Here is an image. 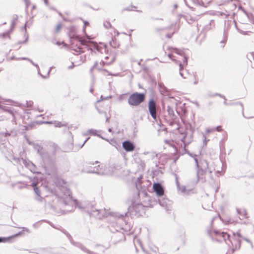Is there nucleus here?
<instances>
[{"instance_id": "obj_56", "label": "nucleus", "mask_w": 254, "mask_h": 254, "mask_svg": "<svg viewBox=\"0 0 254 254\" xmlns=\"http://www.w3.org/2000/svg\"><path fill=\"white\" fill-rule=\"evenodd\" d=\"M34 109L35 110H38V111H39V112H43L44 111L43 110H39V109H36V108H34Z\"/></svg>"}, {"instance_id": "obj_26", "label": "nucleus", "mask_w": 254, "mask_h": 254, "mask_svg": "<svg viewBox=\"0 0 254 254\" xmlns=\"http://www.w3.org/2000/svg\"><path fill=\"white\" fill-rule=\"evenodd\" d=\"M110 45L114 48L119 47V44L117 43L115 37L112 38V40L110 42Z\"/></svg>"}, {"instance_id": "obj_51", "label": "nucleus", "mask_w": 254, "mask_h": 254, "mask_svg": "<svg viewBox=\"0 0 254 254\" xmlns=\"http://www.w3.org/2000/svg\"><path fill=\"white\" fill-rule=\"evenodd\" d=\"M88 24V22L87 21L84 22V30H85V26Z\"/></svg>"}, {"instance_id": "obj_10", "label": "nucleus", "mask_w": 254, "mask_h": 254, "mask_svg": "<svg viewBox=\"0 0 254 254\" xmlns=\"http://www.w3.org/2000/svg\"><path fill=\"white\" fill-rule=\"evenodd\" d=\"M234 25L237 28L236 23L234 20H227L225 21L224 27V33L223 40L220 42L221 44L223 45L222 46L224 47L225 44L226 43L227 37H228V31L230 29L231 26Z\"/></svg>"}, {"instance_id": "obj_12", "label": "nucleus", "mask_w": 254, "mask_h": 254, "mask_svg": "<svg viewBox=\"0 0 254 254\" xmlns=\"http://www.w3.org/2000/svg\"><path fill=\"white\" fill-rule=\"evenodd\" d=\"M89 173H96L100 175H108L110 174L108 167L105 165L101 166L99 168H97L93 171H89Z\"/></svg>"}, {"instance_id": "obj_8", "label": "nucleus", "mask_w": 254, "mask_h": 254, "mask_svg": "<svg viewBox=\"0 0 254 254\" xmlns=\"http://www.w3.org/2000/svg\"><path fill=\"white\" fill-rule=\"evenodd\" d=\"M81 203L84 204V207L85 209H83V211L87 212L91 216H94L98 219H101L102 217L105 216V210L103 209H97L95 208H92L91 210L89 209V204L88 206L86 202H81ZM82 210V209H80Z\"/></svg>"}, {"instance_id": "obj_19", "label": "nucleus", "mask_w": 254, "mask_h": 254, "mask_svg": "<svg viewBox=\"0 0 254 254\" xmlns=\"http://www.w3.org/2000/svg\"><path fill=\"white\" fill-rule=\"evenodd\" d=\"M53 210L58 214H64L68 212H71L72 211V208L68 209V208H64V209H60L59 210H57L55 207H52Z\"/></svg>"}, {"instance_id": "obj_53", "label": "nucleus", "mask_w": 254, "mask_h": 254, "mask_svg": "<svg viewBox=\"0 0 254 254\" xmlns=\"http://www.w3.org/2000/svg\"><path fill=\"white\" fill-rule=\"evenodd\" d=\"M165 142L166 143V144H169L171 143V141L170 140H165Z\"/></svg>"}, {"instance_id": "obj_41", "label": "nucleus", "mask_w": 254, "mask_h": 254, "mask_svg": "<svg viewBox=\"0 0 254 254\" xmlns=\"http://www.w3.org/2000/svg\"><path fill=\"white\" fill-rule=\"evenodd\" d=\"M214 130H215V129H214V128H211V129H210V128H207V129H206V133H210V132H211L214 131Z\"/></svg>"}, {"instance_id": "obj_35", "label": "nucleus", "mask_w": 254, "mask_h": 254, "mask_svg": "<svg viewBox=\"0 0 254 254\" xmlns=\"http://www.w3.org/2000/svg\"><path fill=\"white\" fill-rule=\"evenodd\" d=\"M112 98V97L111 96H107L106 97H105L104 98L103 97V96H101V99L100 100H97V102H96V103H99L102 100H103L104 99H111Z\"/></svg>"}, {"instance_id": "obj_36", "label": "nucleus", "mask_w": 254, "mask_h": 254, "mask_svg": "<svg viewBox=\"0 0 254 254\" xmlns=\"http://www.w3.org/2000/svg\"><path fill=\"white\" fill-rule=\"evenodd\" d=\"M36 199L40 202H42L44 198L42 197L40 195V194L37 195V196L36 197Z\"/></svg>"}, {"instance_id": "obj_60", "label": "nucleus", "mask_w": 254, "mask_h": 254, "mask_svg": "<svg viewBox=\"0 0 254 254\" xmlns=\"http://www.w3.org/2000/svg\"><path fill=\"white\" fill-rule=\"evenodd\" d=\"M28 40V37L27 36L26 38V39L25 40V41L23 42H19V44H21V43H24V42H26V41H27Z\"/></svg>"}, {"instance_id": "obj_44", "label": "nucleus", "mask_w": 254, "mask_h": 254, "mask_svg": "<svg viewBox=\"0 0 254 254\" xmlns=\"http://www.w3.org/2000/svg\"><path fill=\"white\" fill-rule=\"evenodd\" d=\"M24 0L25 2L26 7H28L30 4V1H29V0Z\"/></svg>"}, {"instance_id": "obj_45", "label": "nucleus", "mask_w": 254, "mask_h": 254, "mask_svg": "<svg viewBox=\"0 0 254 254\" xmlns=\"http://www.w3.org/2000/svg\"><path fill=\"white\" fill-rule=\"evenodd\" d=\"M74 66V64L73 63H71L70 65L68 66L67 67V68L68 69H71L72 68H73Z\"/></svg>"}, {"instance_id": "obj_25", "label": "nucleus", "mask_w": 254, "mask_h": 254, "mask_svg": "<svg viewBox=\"0 0 254 254\" xmlns=\"http://www.w3.org/2000/svg\"><path fill=\"white\" fill-rule=\"evenodd\" d=\"M17 18H18V17L16 15H14L13 16L11 22V26H10V30L11 31H12L13 29V28L15 26V23H16V21L17 20Z\"/></svg>"}, {"instance_id": "obj_43", "label": "nucleus", "mask_w": 254, "mask_h": 254, "mask_svg": "<svg viewBox=\"0 0 254 254\" xmlns=\"http://www.w3.org/2000/svg\"><path fill=\"white\" fill-rule=\"evenodd\" d=\"M98 65V63L97 62H95L93 65V66L90 69V71H92V70H93V69Z\"/></svg>"}, {"instance_id": "obj_6", "label": "nucleus", "mask_w": 254, "mask_h": 254, "mask_svg": "<svg viewBox=\"0 0 254 254\" xmlns=\"http://www.w3.org/2000/svg\"><path fill=\"white\" fill-rule=\"evenodd\" d=\"M197 170V175L199 178V175H203L207 173L211 174V171L208 168V163L207 161L199 159L198 160V166H196Z\"/></svg>"}, {"instance_id": "obj_42", "label": "nucleus", "mask_w": 254, "mask_h": 254, "mask_svg": "<svg viewBox=\"0 0 254 254\" xmlns=\"http://www.w3.org/2000/svg\"><path fill=\"white\" fill-rule=\"evenodd\" d=\"M176 183L178 190H181V186L179 185L178 179L176 178Z\"/></svg>"}, {"instance_id": "obj_17", "label": "nucleus", "mask_w": 254, "mask_h": 254, "mask_svg": "<svg viewBox=\"0 0 254 254\" xmlns=\"http://www.w3.org/2000/svg\"><path fill=\"white\" fill-rule=\"evenodd\" d=\"M41 123L46 124H53L54 125V127H66L67 125V124L66 123H62L61 122L56 121H54V122H48V121L42 122H41Z\"/></svg>"}, {"instance_id": "obj_40", "label": "nucleus", "mask_w": 254, "mask_h": 254, "mask_svg": "<svg viewBox=\"0 0 254 254\" xmlns=\"http://www.w3.org/2000/svg\"><path fill=\"white\" fill-rule=\"evenodd\" d=\"M215 130H216L218 132H220L222 130L221 126H217L216 128H214Z\"/></svg>"}, {"instance_id": "obj_24", "label": "nucleus", "mask_w": 254, "mask_h": 254, "mask_svg": "<svg viewBox=\"0 0 254 254\" xmlns=\"http://www.w3.org/2000/svg\"><path fill=\"white\" fill-rule=\"evenodd\" d=\"M88 132L90 133L92 135H95V136H98L99 137H100V138L105 140H107V141H108V140L107 139H106L105 138H104L103 136H102L101 135H100V134H98L97 133V132L98 131L96 129H89L88 130Z\"/></svg>"}, {"instance_id": "obj_2", "label": "nucleus", "mask_w": 254, "mask_h": 254, "mask_svg": "<svg viewBox=\"0 0 254 254\" xmlns=\"http://www.w3.org/2000/svg\"><path fill=\"white\" fill-rule=\"evenodd\" d=\"M207 231L213 241L219 242L224 241L229 247H231V245H232L233 250L240 247L241 241L239 233L237 236L234 234V237L230 238V235L227 233L221 232L220 230H212L211 228H209Z\"/></svg>"}, {"instance_id": "obj_20", "label": "nucleus", "mask_w": 254, "mask_h": 254, "mask_svg": "<svg viewBox=\"0 0 254 254\" xmlns=\"http://www.w3.org/2000/svg\"><path fill=\"white\" fill-rule=\"evenodd\" d=\"M28 61L30 62L33 65H34L35 66H36L37 67V70H38V73L39 75H41L43 78H46L47 77H48L49 76V73L51 70L52 67H50V68L49 69L47 75L43 76L40 72V69H39V67L38 65L36 64H35L31 59H28Z\"/></svg>"}, {"instance_id": "obj_48", "label": "nucleus", "mask_w": 254, "mask_h": 254, "mask_svg": "<svg viewBox=\"0 0 254 254\" xmlns=\"http://www.w3.org/2000/svg\"><path fill=\"white\" fill-rule=\"evenodd\" d=\"M18 59H20V60H27L28 61V59H29L27 58L22 57V58H18Z\"/></svg>"}, {"instance_id": "obj_4", "label": "nucleus", "mask_w": 254, "mask_h": 254, "mask_svg": "<svg viewBox=\"0 0 254 254\" xmlns=\"http://www.w3.org/2000/svg\"><path fill=\"white\" fill-rule=\"evenodd\" d=\"M71 38L79 42L82 45L85 46L88 50H90L91 52H94L95 53L96 52L100 53H106V46L103 43L98 44L95 42L87 41L74 34L71 36Z\"/></svg>"}, {"instance_id": "obj_57", "label": "nucleus", "mask_w": 254, "mask_h": 254, "mask_svg": "<svg viewBox=\"0 0 254 254\" xmlns=\"http://www.w3.org/2000/svg\"><path fill=\"white\" fill-rule=\"evenodd\" d=\"M217 216H215V217H214L213 218V219H212L211 220V224L213 223V222L214 220L216 218H217Z\"/></svg>"}, {"instance_id": "obj_54", "label": "nucleus", "mask_w": 254, "mask_h": 254, "mask_svg": "<svg viewBox=\"0 0 254 254\" xmlns=\"http://www.w3.org/2000/svg\"><path fill=\"white\" fill-rule=\"evenodd\" d=\"M4 119H5V118L3 117V116H0V121L4 120Z\"/></svg>"}, {"instance_id": "obj_14", "label": "nucleus", "mask_w": 254, "mask_h": 254, "mask_svg": "<svg viewBox=\"0 0 254 254\" xmlns=\"http://www.w3.org/2000/svg\"><path fill=\"white\" fill-rule=\"evenodd\" d=\"M27 142L29 144L32 145L34 149L37 151L38 153H39L40 155H42V152L43 148L42 147L39 145L38 144L35 143L34 142L31 141L29 139L25 136Z\"/></svg>"}, {"instance_id": "obj_37", "label": "nucleus", "mask_w": 254, "mask_h": 254, "mask_svg": "<svg viewBox=\"0 0 254 254\" xmlns=\"http://www.w3.org/2000/svg\"><path fill=\"white\" fill-rule=\"evenodd\" d=\"M33 102L32 101H26V106L27 107H31L32 106Z\"/></svg>"}, {"instance_id": "obj_18", "label": "nucleus", "mask_w": 254, "mask_h": 254, "mask_svg": "<svg viewBox=\"0 0 254 254\" xmlns=\"http://www.w3.org/2000/svg\"><path fill=\"white\" fill-rule=\"evenodd\" d=\"M237 212L238 215H240L239 219L242 220L244 218H247V212L244 208H237Z\"/></svg>"}, {"instance_id": "obj_22", "label": "nucleus", "mask_w": 254, "mask_h": 254, "mask_svg": "<svg viewBox=\"0 0 254 254\" xmlns=\"http://www.w3.org/2000/svg\"><path fill=\"white\" fill-rule=\"evenodd\" d=\"M75 246L78 248H79L82 251L84 252L85 253H87L88 254H94V253L89 251L85 247H84L82 244L80 243H76Z\"/></svg>"}, {"instance_id": "obj_11", "label": "nucleus", "mask_w": 254, "mask_h": 254, "mask_svg": "<svg viewBox=\"0 0 254 254\" xmlns=\"http://www.w3.org/2000/svg\"><path fill=\"white\" fill-rule=\"evenodd\" d=\"M17 163L20 165L23 164L26 167L28 168L31 172L36 173L35 171V165L28 160L23 158H17L16 159Z\"/></svg>"}, {"instance_id": "obj_27", "label": "nucleus", "mask_w": 254, "mask_h": 254, "mask_svg": "<svg viewBox=\"0 0 254 254\" xmlns=\"http://www.w3.org/2000/svg\"><path fill=\"white\" fill-rule=\"evenodd\" d=\"M188 154H189V155L190 157H191L193 159V160L195 162V166H198V160L199 159V157L194 154L190 153H189Z\"/></svg>"}, {"instance_id": "obj_46", "label": "nucleus", "mask_w": 254, "mask_h": 254, "mask_svg": "<svg viewBox=\"0 0 254 254\" xmlns=\"http://www.w3.org/2000/svg\"><path fill=\"white\" fill-rule=\"evenodd\" d=\"M8 238H2L0 237V243L5 242L6 240Z\"/></svg>"}, {"instance_id": "obj_21", "label": "nucleus", "mask_w": 254, "mask_h": 254, "mask_svg": "<svg viewBox=\"0 0 254 254\" xmlns=\"http://www.w3.org/2000/svg\"><path fill=\"white\" fill-rule=\"evenodd\" d=\"M159 203L163 207H167L170 204V201L166 198H160L158 199Z\"/></svg>"}, {"instance_id": "obj_52", "label": "nucleus", "mask_w": 254, "mask_h": 254, "mask_svg": "<svg viewBox=\"0 0 254 254\" xmlns=\"http://www.w3.org/2000/svg\"><path fill=\"white\" fill-rule=\"evenodd\" d=\"M21 233H22V232H20L18 233L15 234L14 236H12V237L17 236L20 235Z\"/></svg>"}, {"instance_id": "obj_9", "label": "nucleus", "mask_w": 254, "mask_h": 254, "mask_svg": "<svg viewBox=\"0 0 254 254\" xmlns=\"http://www.w3.org/2000/svg\"><path fill=\"white\" fill-rule=\"evenodd\" d=\"M8 104L14 105L16 106H20L21 104L18 102H14L10 100L3 99L2 101H0V109L4 112L9 113L13 116L14 114L13 111L11 110V108L5 106V105Z\"/></svg>"}, {"instance_id": "obj_15", "label": "nucleus", "mask_w": 254, "mask_h": 254, "mask_svg": "<svg viewBox=\"0 0 254 254\" xmlns=\"http://www.w3.org/2000/svg\"><path fill=\"white\" fill-rule=\"evenodd\" d=\"M123 147L127 152H130L134 150V146L132 143L129 141H125L123 142Z\"/></svg>"}, {"instance_id": "obj_23", "label": "nucleus", "mask_w": 254, "mask_h": 254, "mask_svg": "<svg viewBox=\"0 0 254 254\" xmlns=\"http://www.w3.org/2000/svg\"><path fill=\"white\" fill-rule=\"evenodd\" d=\"M158 86L159 91L161 93V94L163 95H166L168 92L167 88L163 84L161 83H159Z\"/></svg>"}, {"instance_id": "obj_34", "label": "nucleus", "mask_w": 254, "mask_h": 254, "mask_svg": "<svg viewBox=\"0 0 254 254\" xmlns=\"http://www.w3.org/2000/svg\"><path fill=\"white\" fill-rule=\"evenodd\" d=\"M62 24H61V23H59V24L57 25V26H56V29H55L56 32H59L60 31V30H61V28H62Z\"/></svg>"}, {"instance_id": "obj_13", "label": "nucleus", "mask_w": 254, "mask_h": 254, "mask_svg": "<svg viewBox=\"0 0 254 254\" xmlns=\"http://www.w3.org/2000/svg\"><path fill=\"white\" fill-rule=\"evenodd\" d=\"M148 108L150 115L155 120H156V106L155 102L153 99L150 100Z\"/></svg>"}, {"instance_id": "obj_1", "label": "nucleus", "mask_w": 254, "mask_h": 254, "mask_svg": "<svg viewBox=\"0 0 254 254\" xmlns=\"http://www.w3.org/2000/svg\"><path fill=\"white\" fill-rule=\"evenodd\" d=\"M54 193L58 199V203L60 206L63 208L66 206H70L73 204L79 209L83 210L84 204L79 203L76 199H73L71 195V192L70 190L64 186H57L55 189Z\"/></svg>"}, {"instance_id": "obj_29", "label": "nucleus", "mask_w": 254, "mask_h": 254, "mask_svg": "<svg viewBox=\"0 0 254 254\" xmlns=\"http://www.w3.org/2000/svg\"><path fill=\"white\" fill-rule=\"evenodd\" d=\"M247 57V58L248 59V60L251 63H252V62L254 63V52H252L248 53Z\"/></svg>"}, {"instance_id": "obj_31", "label": "nucleus", "mask_w": 254, "mask_h": 254, "mask_svg": "<svg viewBox=\"0 0 254 254\" xmlns=\"http://www.w3.org/2000/svg\"><path fill=\"white\" fill-rule=\"evenodd\" d=\"M2 37L3 38H9V34L8 32H6L5 33H3L2 34L0 33V38Z\"/></svg>"}, {"instance_id": "obj_59", "label": "nucleus", "mask_w": 254, "mask_h": 254, "mask_svg": "<svg viewBox=\"0 0 254 254\" xmlns=\"http://www.w3.org/2000/svg\"><path fill=\"white\" fill-rule=\"evenodd\" d=\"M96 109H97V111H98V112H99L100 114H101V113H103L102 111H101L99 109V108H98L97 106H96Z\"/></svg>"}, {"instance_id": "obj_30", "label": "nucleus", "mask_w": 254, "mask_h": 254, "mask_svg": "<svg viewBox=\"0 0 254 254\" xmlns=\"http://www.w3.org/2000/svg\"><path fill=\"white\" fill-rule=\"evenodd\" d=\"M167 111H168V113L169 114V115L171 116V117H173L174 116V110L173 109L171 108L170 107L168 106V109H167Z\"/></svg>"}, {"instance_id": "obj_39", "label": "nucleus", "mask_w": 254, "mask_h": 254, "mask_svg": "<svg viewBox=\"0 0 254 254\" xmlns=\"http://www.w3.org/2000/svg\"><path fill=\"white\" fill-rule=\"evenodd\" d=\"M237 29L238 31H239L241 34H243V35H246V34H247V33L248 32H247V31H243V30H240V29H238L237 27Z\"/></svg>"}, {"instance_id": "obj_55", "label": "nucleus", "mask_w": 254, "mask_h": 254, "mask_svg": "<svg viewBox=\"0 0 254 254\" xmlns=\"http://www.w3.org/2000/svg\"><path fill=\"white\" fill-rule=\"evenodd\" d=\"M44 2L47 5H48V0H44Z\"/></svg>"}, {"instance_id": "obj_3", "label": "nucleus", "mask_w": 254, "mask_h": 254, "mask_svg": "<svg viewBox=\"0 0 254 254\" xmlns=\"http://www.w3.org/2000/svg\"><path fill=\"white\" fill-rule=\"evenodd\" d=\"M171 53L168 54V57L176 64H179L180 67V74L184 78L183 74L181 70L185 65L187 64V58L184 54V51L173 47L169 48Z\"/></svg>"}, {"instance_id": "obj_62", "label": "nucleus", "mask_w": 254, "mask_h": 254, "mask_svg": "<svg viewBox=\"0 0 254 254\" xmlns=\"http://www.w3.org/2000/svg\"><path fill=\"white\" fill-rule=\"evenodd\" d=\"M93 88H91L90 89V92L92 93L93 92Z\"/></svg>"}, {"instance_id": "obj_38", "label": "nucleus", "mask_w": 254, "mask_h": 254, "mask_svg": "<svg viewBox=\"0 0 254 254\" xmlns=\"http://www.w3.org/2000/svg\"><path fill=\"white\" fill-rule=\"evenodd\" d=\"M34 190L36 195L40 194V190L37 187H35L34 189Z\"/></svg>"}, {"instance_id": "obj_50", "label": "nucleus", "mask_w": 254, "mask_h": 254, "mask_svg": "<svg viewBox=\"0 0 254 254\" xmlns=\"http://www.w3.org/2000/svg\"><path fill=\"white\" fill-rule=\"evenodd\" d=\"M89 139V137L87 138L85 141L84 142H83V143L82 144V145L80 146V148L82 147V146L84 145V144L85 143V142L88 140V139Z\"/></svg>"}, {"instance_id": "obj_28", "label": "nucleus", "mask_w": 254, "mask_h": 254, "mask_svg": "<svg viewBox=\"0 0 254 254\" xmlns=\"http://www.w3.org/2000/svg\"><path fill=\"white\" fill-rule=\"evenodd\" d=\"M179 190L186 194H189L190 192L192 191L191 190H187L185 186H181V190Z\"/></svg>"}, {"instance_id": "obj_58", "label": "nucleus", "mask_w": 254, "mask_h": 254, "mask_svg": "<svg viewBox=\"0 0 254 254\" xmlns=\"http://www.w3.org/2000/svg\"><path fill=\"white\" fill-rule=\"evenodd\" d=\"M125 10H127V11H131V10H132V9H130V8H128H128H125Z\"/></svg>"}, {"instance_id": "obj_7", "label": "nucleus", "mask_w": 254, "mask_h": 254, "mask_svg": "<svg viewBox=\"0 0 254 254\" xmlns=\"http://www.w3.org/2000/svg\"><path fill=\"white\" fill-rule=\"evenodd\" d=\"M128 209V212L130 215L137 217L141 216L145 212L144 206L139 203L133 204L131 206H129Z\"/></svg>"}, {"instance_id": "obj_16", "label": "nucleus", "mask_w": 254, "mask_h": 254, "mask_svg": "<svg viewBox=\"0 0 254 254\" xmlns=\"http://www.w3.org/2000/svg\"><path fill=\"white\" fill-rule=\"evenodd\" d=\"M154 191L156 192L157 195L162 196L164 194V190L162 186L159 184L156 183L153 185Z\"/></svg>"}, {"instance_id": "obj_32", "label": "nucleus", "mask_w": 254, "mask_h": 254, "mask_svg": "<svg viewBox=\"0 0 254 254\" xmlns=\"http://www.w3.org/2000/svg\"><path fill=\"white\" fill-rule=\"evenodd\" d=\"M104 26L105 28H106V29H108L109 28H111V23L108 21H106L105 22H104Z\"/></svg>"}, {"instance_id": "obj_63", "label": "nucleus", "mask_w": 254, "mask_h": 254, "mask_svg": "<svg viewBox=\"0 0 254 254\" xmlns=\"http://www.w3.org/2000/svg\"><path fill=\"white\" fill-rule=\"evenodd\" d=\"M108 131L111 132L112 131V128H109Z\"/></svg>"}, {"instance_id": "obj_47", "label": "nucleus", "mask_w": 254, "mask_h": 254, "mask_svg": "<svg viewBox=\"0 0 254 254\" xmlns=\"http://www.w3.org/2000/svg\"><path fill=\"white\" fill-rule=\"evenodd\" d=\"M22 230L23 231H26L27 232V233H30V231L29 229H28L27 228H25V227H22Z\"/></svg>"}, {"instance_id": "obj_5", "label": "nucleus", "mask_w": 254, "mask_h": 254, "mask_svg": "<svg viewBox=\"0 0 254 254\" xmlns=\"http://www.w3.org/2000/svg\"><path fill=\"white\" fill-rule=\"evenodd\" d=\"M145 98L144 93L136 92L130 95L127 103L131 106H137L144 101Z\"/></svg>"}, {"instance_id": "obj_64", "label": "nucleus", "mask_w": 254, "mask_h": 254, "mask_svg": "<svg viewBox=\"0 0 254 254\" xmlns=\"http://www.w3.org/2000/svg\"><path fill=\"white\" fill-rule=\"evenodd\" d=\"M126 213L124 215H121V217H122V218H124L125 217V216H126Z\"/></svg>"}, {"instance_id": "obj_61", "label": "nucleus", "mask_w": 254, "mask_h": 254, "mask_svg": "<svg viewBox=\"0 0 254 254\" xmlns=\"http://www.w3.org/2000/svg\"><path fill=\"white\" fill-rule=\"evenodd\" d=\"M115 32L116 33V35L118 36L119 35V32L118 31H116L115 30Z\"/></svg>"}, {"instance_id": "obj_49", "label": "nucleus", "mask_w": 254, "mask_h": 254, "mask_svg": "<svg viewBox=\"0 0 254 254\" xmlns=\"http://www.w3.org/2000/svg\"><path fill=\"white\" fill-rule=\"evenodd\" d=\"M36 185H37V183H35V182H33V183L31 184V186H32V187H34V188H35V187H36Z\"/></svg>"}, {"instance_id": "obj_33", "label": "nucleus", "mask_w": 254, "mask_h": 254, "mask_svg": "<svg viewBox=\"0 0 254 254\" xmlns=\"http://www.w3.org/2000/svg\"><path fill=\"white\" fill-rule=\"evenodd\" d=\"M68 145H69L68 148L64 149V151L65 152H68V151H71L73 149V146L72 142H71L70 144H68Z\"/></svg>"}]
</instances>
